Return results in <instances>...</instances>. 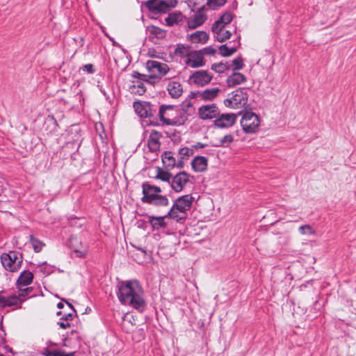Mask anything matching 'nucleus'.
<instances>
[{
    "label": "nucleus",
    "mask_w": 356,
    "mask_h": 356,
    "mask_svg": "<svg viewBox=\"0 0 356 356\" xmlns=\"http://www.w3.org/2000/svg\"><path fill=\"white\" fill-rule=\"evenodd\" d=\"M167 218V216H159L156 217L154 216H148V222L150 223L152 229L154 230H159L161 228H165L166 227V223L165 222V219Z\"/></svg>",
    "instance_id": "21"
},
{
    "label": "nucleus",
    "mask_w": 356,
    "mask_h": 356,
    "mask_svg": "<svg viewBox=\"0 0 356 356\" xmlns=\"http://www.w3.org/2000/svg\"><path fill=\"white\" fill-rule=\"evenodd\" d=\"M62 300H63V301H64V302H66V304H67V305H68V306H69L72 309H73V311H74V312H76V310H75L74 307H73V305H72L71 303H70L67 300H65V299H62Z\"/></svg>",
    "instance_id": "58"
},
{
    "label": "nucleus",
    "mask_w": 356,
    "mask_h": 356,
    "mask_svg": "<svg viewBox=\"0 0 356 356\" xmlns=\"http://www.w3.org/2000/svg\"><path fill=\"white\" fill-rule=\"evenodd\" d=\"M3 308L6 307H11L22 303V300L20 298L16 296L5 297L3 296Z\"/></svg>",
    "instance_id": "31"
},
{
    "label": "nucleus",
    "mask_w": 356,
    "mask_h": 356,
    "mask_svg": "<svg viewBox=\"0 0 356 356\" xmlns=\"http://www.w3.org/2000/svg\"><path fill=\"white\" fill-rule=\"evenodd\" d=\"M74 251L77 254V257H83L85 255V252L81 250H77L76 248H74Z\"/></svg>",
    "instance_id": "57"
},
{
    "label": "nucleus",
    "mask_w": 356,
    "mask_h": 356,
    "mask_svg": "<svg viewBox=\"0 0 356 356\" xmlns=\"http://www.w3.org/2000/svg\"><path fill=\"white\" fill-rule=\"evenodd\" d=\"M233 100L236 107L241 105H245L248 102V95L246 92V88H241L233 92Z\"/></svg>",
    "instance_id": "17"
},
{
    "label": "nucleus",
    "mask_w": 356,
    "mask_h": 356,
    "mask_svg": "<svg viewBox=\"0 0 356 356\" xmlns=\"http://www.w3.org/2000/svg\"><path fill=\"white\" fill-rule=\"evenodd\" d=\"M207 146V144H204V143L198 142L195 145H193L192 147H193V149H198V148H204V147H206Z\"/></svg>",
    "instance_id": "55"
},
{
    "label": "nucleus",
    "mask_w": 356,
    "mask_h": 356,
    "mask_svg": "<svg viewBox=\"0 0 356 356\" xmlns=\"http://www.w3.org/2000/svg\"><path fill=\"white\" fill-rule=\"evenodd\" d=\"M158 116L163 125L179 127L186 122V117L178 113L177 107L175 105H161L159 107Z\"/></svg>",
    "instance_id": "3"
},
{
    "label": "nucleus",
    "mask_w": 356,
    "mask_h": 356,
    "mask_svg": "<svg viewBox=\"0 0 356 356\" xmlns=\"http://www.w3.org/2000/svg\"><path fill=\"white\" fill-rule=\"evenodd\" d=\"M117 295L120 302L142 312L146 307L144 291L136 280L121 281L118 284Z\"/></svg>",
    "instance_id": "1"
},
{
    "label": "nucleus",
    "mask_w": 356,
    "mask_h": 356,
    "mask_svg": "<svg viewBox=\"0 0 356 356\" xmlns=\"http://www.w3.org/2000/svg\"><path fill=\"white\" fill-rule=\"evenodd\" d=\"M165 216H167V218L170 217L171 218L176 219L177 221L184 220L186 218V213L179 212L178 210L176 209L175 205H172V207Z\"/></svg>",
    "instance_id": "30"
},
{
    "label": "nucleus",
    "mask_w": 356,
    "mask_h": 356,
    "mask_svg": "<svg viewBox=\"0 0 356 356\" xmlns=\"http://www.w3.org/2000/svg\"><path fill=\"white\" fill-rule=\"evenodd\" d=\"M0 330L2 331H4L3 328V323L2 322H1V323H0ZM4 332V335H6V332Z\"/></svg>",
    "instance_id": "63"
},
{
    "label": "nucleus",
    "mask_w": 356,
    "mask_h": 356,
    "mask_svg": "<svg viewBox=\"0 0 356 356\" xmlns=\"http://www.w3.org/2000/svg\"><path fill=\"white\" fill-rule=\"evenodd\" d=\"M1 261L6 270L15 272L18 270L22 264V256L17 252L10 251L9 253L1 254Z\"/></svg>",
    "instance_id": "7"
},
{
    "label": "nucleus",
    "mask_w": 356,
    "mask_h": 356,
    "mask_svg": "<svg viewBox=\"0 0 356 356\" xmlns=\"http://www.w3.org/2000/svg\"><path fill=\"white\" fill-rule=\"evenodd\" d=\"M56 315L60 316V315H62V312L60 311H58V312H57Z\"/></svg>",
    "instance_id": "64"
},
{
    "label": "nucleus",
    "mask_w": 356,
    "mask_h": 356,
    "mask_svg": "<svg viewBox=\"0 0 356 356\" xmlns=\"http://www.w3.org/2000/svg\"><path fill=\"white\" fill-rule=\"evenodd\" d=\"M233 16L230 12H226L224 13L217 21H216V26L218 24H222L226 25L229 24L232 20Z\"/></svg>",
    "instance_id": "35"
},
{
    "label": "nucleus",
    "mask_w": 356,
    "mask_h": 356,
    "mask_svg": "<svg viewBox=\"0 0 356 356\" xmlns=\"http://www.w3.org/2000/svg\"><path fill=\"white\" fill-rule=\"evenodd\" d=\"M224 104L226 107H232V108H235V105L234 104V100H233V97H232L231 99H226L224 100Z\"/></svg>",
    "instance_id": "50"
},
{
    "label": "nucleus",
    "mask_w": 356,
    "mask_h": 356,
    "mask_svg": "<svg viewBox=\"0 0 356 356\" xmlns=\"http://www.w3.org/2000/svg\"><path fill=\"white\" fill-rule=\"evenodd\" d=\"M194 201V197L191 195H185L177 198L174 202L175 207L179 212L186 213V211L189 210Z\"/></svg>",
    "instance_id": "13"
},
{
    "label": "nucleus",
    "mask_w": 356,
    "mask_h": 356,
    "mask_svg": "<svg viewBox=\"0 0 356 356\" xmlns=\"http://www.w3.org/2000/svg\"><path fill=\"white\" fill-rule=\"evenodd\" d=\"M58 325L63 329H66L67 327H71V324L68 322L59 321L58 322Z\"/></svg>",
    "instance_id": "52"
},
{
    "label": "nucleus",
    "mask_w": 356,
    "mask_h": 356,
    "mask_svg": "<svg viewBox=\"0 0 356 356\" xmlns=\"http://www.w3.org/2000/svg\"><path fill=\"white\" fill-rule=\"evenodd\" d=\"M227 1V0H208L207 4L212 9H216L218 7L222 6Z\"/></svg>",
    "instance_id": "42"
},
{
    "label": "nucleus",
    "mask_w": 356,
    "mask_h": 356,
    "mask_svg": "<svg viewBox=\"0 0 356 356\" xmlns=\"http://www.w3.org/2000/svg\"><path fill=\"white\" fill-rule=\"evenodd\" d=\"M190 38L192 42L201 44H205L209 38V35L203 31H198L193 33Z\"/></svg>",
    "instance_id": "27"
},
{
    "label": "nucleus",
    "mask_w": 356,
    "mask_h": 356,
    "mask_svg": "<svg viewBox=\"0 0 356 356\" xmlns=\"http://www.w3.org/2000/svg\"><path fill=\"white\" fill-rule=\"evenodd\" d=\"M143 197L141 202L145 204L156 207H166L169 204V200L165 195H161L162 190L160 187L145 181L142 184Z\"/></svg>",
    "instance_id": "2"
},
{
    "label": "nucleus",
    "mask_w": 356,
    "mask_h": 356,
    "mask_svg": "<svg viewBox=\"0 0 356 356\" xmlns=\"http://www.w3.org/2000/svg\"><path fill=\"white\" fill-rule=\"evenodd\" d=\"M33 280V275L29 270H24L17 280V286L19 289L21 286L29 285Z\"/></svg>",
    "instance_id": "22"
},
{
    "label": "nucleus",
    "mask_w": 356,
    "mask_h": 356,
    "mask_svg": "<svg viewBox=\"0 0 356 356\" xmlns=\"http://www.w3.org/2000/svg\"><path fill=\"white\" fill-rule=\"evenodd\" d=\"M246 81V77L241 73L234 72L227 79V84L229 88H233L236 85Z\"/></svg>",
    "instance_id": "20"
},
{
    "label": "nucleus",
    "mask_w": 356,
    "mask_h": 356,
    "mask_svg": "<svg viewBox=\"0 0 356 356\" xmlns=\"http://www.w3.org/2000/svg\"><path fill=\"white\" fill-rule=\"evenodd\" d=\"M190 175L185 171L179 172L172 177L170 187L176 193L181 192L185 185L189 181Z\"/></svg>",
    "instance_id": "8"
},
{
    "label": "nucleus",
    "mask_w": 356,
    "mask_h": 356,
    "mask_svg": "<svg viewBox=\"0 0 356 356\" xmlns=\"http://www.w3.org/2000/svg\"><path fill=\"white\" fill-rule=\"evenodd\" d=\"M199 0H188V5L190 6L192 3L195 6L198 3Z\"/></svg>",
    "instance_id": "61"
},
{
    "label": "nucleus",
    "mask_w": 356,
    "mask_h": 356,
    "mask_svg": "<svg viewBox=\"0 0 356 356\" xmlns=\"http://www.w3.org/2000/svg\"><path fill=\"white\" fill-rule=\"evenodd\" d=\"M224 24H218V25L216 26V22L213 23L211 27V31L216 35L220 33L224 29Z\"/></svg>",
    "instance_id": "46"
},
{
    "label": "nucleus",
    "mask_w": 356,
    "mask_h": 356,
    "mask_svg": "<svg viewBox=\"0 0 356 356\" xmlns=\"http://www.w3.org/2000/svg\"><path fill=\"white\" fill-rule=\"evenodd\" d=\"M219 54L224 57H227L232 55L237 51V47H228L227 44H222L219 47Z\"/></svg>",
    "instance_id": "32"
},
{
    "label": "nucleus",
    "mask_w": 356,
    "mask_h": 356,
    "mask_svg": "<svg viewBox=\"0 0 356 356\" xmlns=\"http://www.w3.org/2000/svg\"><path fill=\"white\" fill-rule=\"evenodd\" d=\"M189 47L183 44H177L174 51V54L179 57L188 56Z\"/></svg>",
    "instance_id": "33"
},
{
    "label": "nucleus",
    "mask_w": 356,
    "mask_h": 356,
    "mask_svg": "<svg viewBox=\"0 0 356 356\" xmlns=\"http://www.w3.org/2000/svg\"><path fill=\"white\" fill-rule=\"evenodd\" d=\"M131 76L133 78L136 79L137 81H141L142 83H144V82L149 83V79L152 78L151 76L140 74L136 71L133 72Z\"/></svg>",
    "instance_id": "40"
},
{
    "label": "nucleus",
    "mask_w": 356,
    "mask_h": 356,
    "mask_svg": "<svg viewBox=\"0 0 356 356\" xmlns=\"http://www.w3.org/2000/svg\"><path fill=\"white\" fill-rule=\"evenodd\" d=\"M172 175L170 172L158 168V172L155 177V179H161V181L168 182L170 184L172 179Z\"/></svg>",
    "instance_id": "34"
},
{
    "label": "nucleus",
    "mask_w": 356,
    "mask_h": 356,
    "mask_svg": "<svg viewBox=\"0 0 356 356\" xmlns=\"http://www.w3.org/2000/svg\"><path fill=\"white\" fill-rule=\"evenodd\" d=\"M147 68L149 71L154 72L156 70L161 75H165L170 71L168 65L159 63L156 60H148L147 62Z\"/></svg>",
    "instance_id": "18"
},
{
    "label": "nucleus",
    "mask_w": 356,
    "mask_h": 356,
    "mask_svg": "<svg viewBox=\"0 0 356 356\" xmlns=\"http://www.w3.org/2000/svg\"><path fill=\"white\" fill-rule=\"evenodd\" d=\"M232 35V33L229 31H225L223 33H220L217 35L216 40L218 42H222L227 40H228Z\"/></svg>",
    "instance_id": "43"
},
{
    "label": "nucleus",
    "mask_w": 356,
    "mask_h": 356,
    "mask_svg": "<svg viewBox=\"0 0 356 356\" xmlns=\"http://www.w3.org/2000/svg\"><path fill=\"white\" fill-rule=\"evenodd\" d=\"M236 118L237 115L234 113H220L214 120V126L218 128L230 127L235 124Z\"/></svg>",
    "instance_id": "10"
},
{
    "label": "nucleus",
    "mask_w": 356,
    "mask_h": 356,
    "mask_svg": "<svg viewBox=\"0 0 356 356\" xmlns=\"http://www.w3.org/2000/svg\"><path fill=\"white\" fill-rule=\"evenodd\" d=\"M72 318H73V314H71V313H69L67 314H64L61 318H60V320L61 321H72Z\"/></svg>",
    "instance_id": "54"
},
{
    "label": "nucleus",
    "mask_w": 356,
    "mask_h": 356,
    "mask_svg": "<svg viewBox=\"0 0 356 356\" xmlns=\"http://www.w3.org/2000/svg\"><path fill=\"white\" fill-rule=\"evenodd\" d=\"M166 90L170 96L173 99H178L182 95L184 92L181 83L175 80H170L168 81Z\"/></svg>",
    "instance_id": "14"
},
{
    "label": "nucleus",
    "mask_w": 356,
    "mask_h": 356,
    "mask_svg": "<svg viewBox=\"0 0 356 356\" xmlns=\"http://www.w3.org/2000/svg\"><path fill=\"white\" fill-rule=\"evenodd\" d=\"M298 231L302 235H314L316 234L314 229L309 225H301L299 227Z\"/></svg>",
    "instance_id": "39"
},
{
    "label": "nucleus",
    "mask_w": 356,
    "mask_h": 356,
    "mask_svg": "<svg viewBox=\"0 0 356 356\" xmlns=\"http://www.w3.org/2000/svg\"><path fill=\"white\" fill-rule=\"evenodd\" d=\"M63 307H64V305H63V302H58V303L57 304V307H58V309H62V308H63Z\"/></svg>",
    "instance_id": "62"
},
{
    "label": "nucleus",
    "mask_w": 356,
    "mask_h": 356,
    "mask_svg": "<svg viewBox=\"0 0 356 356\" xmlns=\"http://www.w3.org/2000/svg\"><path fill=\"white\" fill-rule=\"evenodd\" d=\"M232 64L234 65L233 70H239L243 69L244 65L243 63V59L241 57H237L232 60Z\"/></svg>",
    "instance_id": "44"
},
{
    "label": "nucleus",
    "mask_w": 356,
    "mask_h": 356,
    "mask_svg": "<svg viewBox=\"0 0 356 356\" xmlns=\"http://www.w3.org/2000/svg\"><path fill=\"white\" fill-rule=\"evenodd\" d=\"M220 90L218 88H207L200 93V97L204 101H212L218 97Z\"/></svg>",
    "instance_id": "23"
},
{
    "label": "nucleus",
    "mask_w": 356,
    "mask_h": 356,
    "mask_svg": "<svg viewBox=\"0 0 356 356\" xmlns=\"http://www.w3.org/2000/svg\"><path fill=\"white\" fill-rule=\"evenodd\" d=\"M56 353V350L51 351L49 350L48 348L45 349V352L44 353V355L45 356H54V354Z\"/></svg>",
    "instance_id": "56"
},
{
    "label": "nucleus",
    "mask_w": 356,
    "mask_h": 356,
    "mask_svg": "<svg viewBox=\"0 0 356 356\" xmlns=\"http://www.w3.org/2000/svg\"><path fill=\"white\" fill-rule=\"evenodd\" d=\"M161 159L163 165L168 169H172L176 165V159L172 152H164L161 155Z\"/></svg>",
    "instance_id": "25"
},
{
    "label": "nucleus",
    "mask_w": 356,
    "mask_h": 356,
    "mask_svg": "<svg viewBox=\"0 0 356 356\" xmlns=\"http://www.w3.org/2000/svg\"><path fill=\"white\" fill-rule=\"evenodd\" d=\"M181 108L178 109V113L184 115L186 118V121L188 119V116L192 113L193 111V104L190 99H185L180 105Z\"/></svg>",
    "instance_id": "28"
},
{
    "label": "nucleus",
    "mask_w": 356,
    "mask_h": 356,
    "mask_svg": "<svg viewBox=\"0 0 356 356\" xmlns=\"http://www.w3.org/2000/svg\"><path fill=\"white\" fill-rule=\"evenodd\" d=\"M227 69H229V67L226 65V64L222 62L214 63L211 66V70L218 73H222Z\"/></svg>",
    "instance_id": "41"
},
{
    "label": "nucleus",
    "mask_w": 356,
    "mask_h": 356,
    "mask_svg": "<svg viewBox=\"0 0 356 356\" xmlns=\"http://www.w3.org/2000/svg\"><path fill=\"white\" fill-rule=\"evenodd\" d=\"M74 241H75V242H78L77 238H72V237L70 238V243L71 244V246H72V248H73V244H72V243H73Z\"/></svg>",
    "instance_id": "60"
},
{
    "label": "nucleus",
    "mask_w": 356,
    "mask_h": 356,
    "mask_svg": "<svg viewBox=\"0 0 356 356\" xmlns=\"http://www.w3.org/2000/svg\"><path fill=\"white\" fill-rule=\"evenodd\" d=\"M2 292H0V308H3V296Z\"/></svg>",
    "instance_id": "59"
},
{
    "label": "nucleus",
    "mask_w": 356,
    "mask_h": 356,
    "mask_svg": "<svg viewBox=\"0 0 356 356\" xmlns=\"http://www.w3.org/2000/svg\"><path fill=\"white\" fill-rule=\"evenodd\" d=\"M81 69L83 70V71L86 72L88 74H93L95 72L94 65L90 63L83 65L81 67Z\"/></svg>",
    "instance_id": "47"
},
{
    "label": "nucleus",
    "mask_w": 356,
    "mask_h": 356,
    "mask_svg": "<svg viewBox=\"0 0 356 356\" xmlns=\"http://www.w3.org/2000/svg\"><path fill=\"white\" fill-rule=\"evenodd\" d=\"M234 140V137L231 134L225 135L222 139H220L219 143L213 145V147H228L229 145Z\"/></svg>",
    "instance_id": "36"
},
{
    "label": "nucleus",
    "mask_w": 356,
    "mask_h": 356,
    "mask_svg": "<svg viewBox=\"0 0 356 356\" xmlns=\"http://www.w3.org/2000/svg\"><path fill=\"white\" fill-rule=\"evenodd\" d=\"M177 5V0H148L146 7L152 14L166 13Z\"/></svg>",
    "instance_id": "6"
},
{
    "label": "nucleus",
    "mask_w": 356,
    "mask_h": 356,
    "mask_svg": "<svg viewBox=\"0 0 356 356\" xmlns=\"http://www.w3.org/2000/svg\"><path fill=\"white\" fill-rule=\"evenodd\" d=\"M183 19L184 15L180 11H175L170 13L165 20L168 26H172L179 22H182Z\"/></svg>",
    "instance_id": "26"
},
{
    "label": "nucleus",
    "mask_w": 356,
    "mask_h": 356,
    "mask_svg": "<svg viewBox=\"0 0 356 356\" xmlns=\"http://www.w3.org/2000/svg\"><path fill=\"white\" fill-rule=\"evenodd\" d=\"M129 91L134 95H143L146 92V87L141 81H132Z\"/></svg>",
    "instance_id": "24"
},
{
    "label": "nucleus",
    "mask_w": 356,
    "mask_h": 356,
    "mask_svg": "<svg viewBox=\"0 0 356 356\" xmlns=\"http://www.w3.org/2000/svg\"><path fill=\"white\" fill-rule=\"evenodd\" d=\"M212 77V75H211L207 71L198 70L191 75L190 79L193 81L195 85L197 86H204L211 82Z\"/></svg>",
    "instance_id": "11"
},
{
    "label": "nucleus",
    "mask_w": 356,
    "mask_h": 356,
    "mask_svg": "<svg viewBox=\"0 0 356 356\" xmlns=\"http://www.w3.org/2000/svg\"><path fill=\"white\" fill-rule=\"evenodd\" d=\"M191 166L195 172H204L207 169L208 159L202 156H196L191 162Z\"/></svg>",
    "instance_id": "19"
},
{
    "label": "nucleus",
    "mask_w": 356,
    "mask_h": 356,
    "mask_svg": "<svg viewBox=\"0 0 356 356\" xmlns=\"http://www.w3.org/2000/svg\"><path fill=\"white\" fill-rule=\"evenodd\" d=\"M184 160L185 159H181V157L179 156L177 162H176L175 167H177V168H183L184 165Z\"/></svg>",
    "instance_id": "53"
},
{
    "label": "nucleus",
    "mask_w": 356,
    "mask_h": 356,
    "mask_svg": "<svg viewBox=\"0 0 356 356\" xmlns=\"http://www.w3.org/2000/svg\"><path fill=\"white\" fill-rule=\"evenodd\" d=\"M220 114L218 107L216 104H207L198 108V115L202 120L216 119Z\"/></svg>",
    "instance_id": "9"
},
{
    "label": "nucleus",
    "mask_w": 356,
    "mask_h": 356,
    "mask_svg": "<svg viewBox=\"0 0 356 356\" xmlns=\"http://www.w3.org/2000/svg\"><path fill=\"white\" fill-rule=\"evenodd\" d=\"M201 92V91H192L191 92V93L189 94L188 97V99H194V98H196V97H200V93Z\"/></svg>",
    "instance_id": "51"
},
{
    "label": "nucleus",
    "mask_w": 356,
    "mask_h": 356,
    "mask_svg": "<svg viewBox=\"0 0 356 356\" xmlns=\"http://www.w3.org/2000/svg\"><path fill=\"white\" fill-rule=\"evenodd\" d=\"M200 51H201V54L202 55L203 54L214 55L216 52V50L214 48H213L211 46L204 47L202 49H201Z\"/></svg>",
    "instance_id": "45"
},
{
    "label": "nucleus",
    "mask_w": 356,
    "mask_h": 356,
    "mask_svg": "<svg viewBox=\"0 0 356 356\" xmlns=\"http://www.w3.org/2000/svg\"><path fill=\"white\" fill-rule=\"evenodd\" d=\"M238 115H242L241 125L246 134H253L257 131L260 120L257 114L252 111H240Z\"/></svg>",
    "instance_id": "5"
},
{
    "label": "nucleus",
    "mask_w": 356,
    "mask_h": 356,
    "mask_svg": "<svg viewBox=\"0 0 356 356\" xmlns=\"http://www.w3.org/2000/svg\"><path fill=\"white\" fill-rule=\"evenodd\" d=\"M204 9V6L198 8L197 11L195 13L193 17L187 19V24L190 29H195L205 22L207 17L203 13Z\"/></svg>",
    "instance_id": "12"
},
{
    "label": "nucleus",
    "mask_w": 356,
    "mask_h": 356,
    "mask_svg": "<svg viewBox=\"0 0 356 356\" xmlns=\"http://www.w3.org/2000/svg\"><path fill=\"white\" fill-rule=\"evenodd\" d=\"M194 154L193 148H188L187 147H182L179 151V155L181 159H188L191 156Z\"/></svg>",
    "instance_id": "38"
},
{
    "label": "nucleus",
    "mask_w": 356,
    "mask_h": 356,
    "mask_svg": "<svg viewBox=\"0 0 356 356\" xmlns=\"http://www.w3.org/2000/svg\"><path fill=\"white\" fill-rule=\"evenodd\" d=\"M136 114L142 118H153L156 120L158 105L150 102L136 101L133 104Z\"/></svg>",
    "instance_id": "4"
},
{
    "label": "nucleus",
    "mask_w": 356,
    "mask_h": 356,
    "mask_svg": "<svg viewBox=\"0 0 356 356\" xmlns=\"http://www.w3.org/2000/svg\"><path fill=\"white\" fill-rule=\"evenodd\" d=\"M190 56L191 57L188 58L186 60V64L188 66L192 68H197L205 65L201 51H195L194 52H192Z\"/></svg>",
    "instance_id": "15"
},
{
    "label": "nucleus",
    "mask_w": 356,
    "mask_h": 356,
    "mask_svg": "<svg viewBox=\"0 0 356 356\" xmlns=\"http://www.w3.org/2000/svg\"><path fill=\"white\" fill-rule=\"evenodd\" d=\"M33 289L31 287H27L25 289H19V297H26L28 294L31 292Z\"/></svg>",
    "instance_id": "48"
},
{
    "label": "nucleus",
    "mask_w": 356,
    "mask_h": 356,
    "mask_svg": "<svg viewBox=\"0 0 356 356\" xmlns=\"http://www.w3.org/2000/svg\"><path fill=\"white\" fill-rule=\"evenodd\" d=\"M30 241L33 245V248L35 252H39L44 246V243L41 241L34 238L33 236L30 237Z\"/></svg>",
    "instance_id": "37"
},
{
    "label": "nucleus",
    "mask_w": 356,
    "mask_h": 356,
    "mask_svg": "<svg viewBox=\"0 0 356 356\" xmlns=\"http://www.w3.org/2000/svg\"><path fill=\"white\" fill-rule=\"evenodd\" d=\"M74 352L66 353L65 351L56 350L54 356H74Z\"/></svg>",
    "instance_id": "49"
},
{
    "label": "nucleus",
    "mask_w": 356,
    "mask_h": 356,
    "mask_svg": "<svg viewBox=\"0 0 356 356\" xmlns=\"http://www.w3.org/2000/svg\"><path fill=\"white\" fill-rule=\"evenodd\" d=\"M148 31L150 34L149 37L152 36L157 39H163L166 36V31L156 26H149Z\"/></svg>",
    "instance_id": "29"
},
{
    "label": "nucleus",
    "mask_w": 356,
    "mask_h": 356,
    "mask_svg": "<svg viewBox=\"0 0 356 356\" xmlns=\"http://www.w3.org/2000/svg\"><path fill=\"white\" fill-rule=\"evenodd\" d=\"M161 137V134L156 131H152L147 140V146L150 152H156L159 150L161 143L159 139Z\"/></svg>",
    "instance_id": "16"
}]
</instances>
